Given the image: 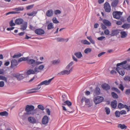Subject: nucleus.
Returning <instances> with one entry per match:
<instances>
[{
    "instance_id": "603ef678",
    "label": "nucleus",
    "mask_w": 130,
    "mask_h": 130,
    "mask_svg": "<svg viewBox=\"0 0 130 130\" xmlns=\"http://www.w3.org/2000/svg\"><path fill=\"white\" fill-rule=\"evenodd\" d=\"M38 107L39 109L42 110H44V108L43 106L41 105H38Z\"/></svg>"
},
{
    "instance_id": "49530a36",
    "label": "nucleus",
    "mask_w": 130,
    "mask_h": 130,
    "mask_svg": "<svg viewBox=\"0 0 130 130\" xmlns=\"http://www.w3.org/2000/svg\"><path fill=\"white\" fill-rule=\"evenodd\" d=\"M61 13V11L59 10H55L54 11V13L55 15H57L58 14H60Z\"/></svg>"
},
{
    "instance_id": "c85d7f7f",
    "label": "nucleus",
    "mask_w": 130,
    "mask_h": 130,
    "mask_svg": "<svg viewBox=\"0 0 130 130\" xmlns=\"http://www.w3.org/2000/svg\"><path fill=\"white\" fill-rule=\"evenodd\" d=\"M74 63L73 61H71L69 64L67 65L66 68V69L67 70H69L71 68V66Z\"/></svg>"
},
{
    "instance_id": "f03ea898",
    "label": "nucleus",
    "mask_w": 130,
    "mask_h": 130,
    "mask_svg": "<svg viewBox=\"0 0 130 130\" xmlns=\"http://www.w3.org/2000/svg\"><path fill=\"white\" fill-rule=\"evenodd\" d=\"M34 109V106L32 105H27L25 107V110L29 114L33 115V110Z\"/></svg>"
},
{
    "instance_id": "a878e982",
    "label": "nucleus",
    "mask_w": 130,
    "mask_h": 130,
    "mask_svg": "<svg viewBox=\"0 0 130 130\" xmlns=\"http://www.w3.org/2000/svg\"><path fill=\"white\" fill-rule=\"evenodd\" d=\"M58 42H62L65 41L67 42L68 40V39H65L60 37L57 38H56Z\"/></svg>"
},
{
    "instance_id": "864d4df0",
    "label": "nucleus",
    "mask_w": 130,
    "mask_h": 130,
    "mask_svg": "<svg viewBox=\"0 0 130 130\" xmlns=\"http://www.w3.org/2000/svg\"><path fill=\"white\" fill-rule=\"evenodd\" d=\"M120 114L122 115L123 114H126V111L124 110H122L120 111Z\"/></svg>"
},
{
    "instance_id": "79ce46f5",
    "label": "nucleus",
    "mask_w": 130,
    "mask_h": 130,
    "mask_svg": "<svg viewBox=\"0 0 130 130\" xmlns=\"http://www.w3.org/2000/svg\"><path fill=\"white\" fill-rule=\"evenodd\" d=\"M115 113L116 117L117 118L119 117L120 116V115H121L120 112L118 110L116 111Z\"/></svg>"
},
{
    "instance_id": "72a5a7b5",
    "label": "nucleus",
    "mask_w": 130,
    "mask_h": 130,
    "mask_svg": "<svg viewBox=\"0 0 130 130\" xmlns=\"http://www.w3.org/2000/svg\"><path fill=\"white\" fill-rule=\"evenodd\" d=\"M111 94L112 97L114 99H118V96L117 93L114 92H112L111 93Z\"/></svg>"
},
{
    "instance_id": "7ed1b4c3",
    "label": "nucleus",
    "mask_w": 130,
    "mask_h": 130,
    "mask_svg": "<svg viewBox=\"0 0 130 130\" xmlns=\"http://www.w3.org/2000/svg\"><path fill=\"white\" fill-rule=\"evenodd\" d=\"M123 12L120 11H115L113 12L112 15L114 18L117 19H120V16L122 15Z\"/></svg>"
},
{
    "instance_id": "cd10ccee",
    "label": "nucleus",
    "mask_w": 130,
    "mask_h": 130,
    "mask_svg": "<svg viewBox=\"0 0 130 130\" xmlns=\"http://www.w3.org/2000/svg\"><path fill=\"white\" fill-rule=\"evenodd\" d=\"M29 115V114L27 113V112L25 113L22 116H20V117L23 120H25L27 119L28 117V115Z\"/></svg>"
},
{
    "instance_id": "37998d69",
    "label": "nucleus",
    "mask_w": 130,
    "mask_h": 130,
    "mask_svg": "<svg viewBox=\"0 0 130 130\" xmlns=\"http://www.w3.org/2000/svg\"><path fill=\"white\" fill-rule=\"evenodd\" d=\"M37 13V12L35 11H33L31 13H27V15L29 16H34Z\"/></svg>"
},
{
    "instance_id": "20e7f679",
    "label": "nucleus",
    "mask_w": 130,
    "mask_h": 130,
    "mask_svg": "<svg viewBox=\"0 0 130 130\" xmlns=\"http://www.w3.org/2000/svg\"><path fill=\"white\" fill-rule=\"evenodd\" d=\"M104 99L103 97L101 96H98L94 98V102L95 105H97L102 102Z\"/></svg>"
},
{
    "instance_id": "c756f323",
    "label": "nucleus",
    "mask_w": 130,
    "mask_h": 130,
    "mask_svg": "<svg viewBox=\"0 0 130 130\" xmlns=\"http://www.w3.org/2000/svg\"><path fill=\"white\" fill-rule=\"evenodd\" d=\"M118 2V0H115L114 2H112L111 4V6L113 7H116L117 5Z\"/></svg>"
},
{
    "instance_id": "0e129e2a",
    "label": "nucleus",
    "mask_w": 130,
    "mask_h": 130,
    "mask_svg": "<svg viewBox=\"0 0 130 130\" xmlns=\"http://www.w3.org/2000/svg\"><path fill=\"white\" fill-rule=\"evenodd\" d=\"M16 13V12L15 11H10L7 13L6 14V15H7L10 14H15Z\"/></svg>"
},
{
    "instance_id": "39448f33",
    "label": "nucleus",
    "mask_w": 130,
    "mask_h": 130,
    "mask_svg": "<svg viewBox=\"0 0 130 130\" xmlns=\"http://www.w3.org/2000/svg\"><path fill=\"white\" fill-rule=\"evenodd\" d=\"M73 69V68L71 67L69 70H64L59 73L58 74L60 75H64L65 74L68 75L72 71Z\"/></svg>"
},
{
    "instance_id": "473e14b6",
    "label": "nucleus",
    "mask_w": 130,
    "mask_h": 130,
    "mask_svg": "<svg viewBox=\"0 0 130 130\" xmlns=\"http://www.w3.org/2000/svg\"><path fill=\"white\" fill-rule=\"evenodd\" d=\"M121 37L123 38L125 37L127 35V34L125 31H122L121 32Z\"/></svg>"
},
{
    "instance_id": "680f3d73",
    "label": "nucleus",
    "mask_w": 130,
    "mask_h": 130,
    "mask_svg": "<svg viewBox=\"0 0 130 130\" xmlns=\"http://www.w3.org/2000/svg\"><path fill=\"white\" fill-rule=\"evenodd\" d=\"M84 53L85 54H87L89 52V48H87L85 49L84 51Z\"/></svg>"
},
{
    "instance_id": "052dcab7",
    "label": "nucleus",
    "mask_w": 130,
    "mask_h": 130,
    "mask_svg": "<svg viewBox=\"0 0 130 130\" xmlns=\"http://www.w3.org/2000/svg\"><path fill=\"white\" fill-rule=\"evenodd\" d=\"M101 26L102 29H105L107 28L102 23L101 24Z\"/></svg>"
},
{
    "instance_id": "e433bc0d",
    "label": "nucleus",
    "mask_w": 130,
    "mask_h": 130,
    "mask_svg": "<svg viewBox=\"0 0 130 130\" xmlns=\"http://www.w3.org/2000/svg\"><path fill=\"white\" fill-rule=\"evenodd\" d=\"M111 90L117 92L118 94L120 93V91L118 89L115 87H112L111 88Z\"/></svg>"
},
{
    "instance_id": "5701e85b",
    "label": "nucleus",
    "mask_w": 130,
    "mask_h": 130,
    "mask_svg": "<svg viewBox=\"0 0 130 130\" xmlns=\"http://www.w3.org/2000/svg\"><path fill=\"white\" fill-rule=\"evenodd\" d=\"M29 65H32L35 64L36 62V60L33 59H28V60L26 62Z\"/></svg>"
},
{
    "instance_id": "e2e57ef3",
    "label": "nucleus",
    "mask_w": 130,
    "mask_h": 130,
    "mask_svg": "<svg viewBox=\"0 0 130 130\" xmlns=\"http://www.w3.org/2000/svg\"><path fill=\"white\" fill-rule=\"evenodd\" d=\"M125 94L127 95H129L130 94V89H127L126 90Z\"/></svg>"
},
{
    "instance_id": "13d9d810",
    "label": "nucleus",
    "mask_w": 130,
    "mask_h": 130,
    "mask_svg": "<svg viewBox=\"0 0 130 130\" xmlns=\"http://www.w3.org/2000/svg\"><path fill=\"white\" fill-rule=\"evenodd\" d=\"M16 10L17 11H22L24 10V8L23 7H19L16 8Z\"/></svg>"
},
{
    "instance_id": "f704fd0d",
    "label": "nucleus",
    "mask_w": 130,
    "mask_h": 130,
    "mask_svg": "<svg viewBox=\"0 0 130 130\" xmlns=\"http://www.w3.org/2000/svg\"><path fill=\"white\" fill-rule=\"evenodd\" d=\"M125 105H124L121 103H119L118 106V108L119 109H121L124 108Z\"/></svg>"
},
{
    "instance_id": "774afa93",
    "label": "nucleus",
    "mask_w": 130,
    "mask_h": 130,
    "mask_svg": "<svg viewBox=\"0 0 130 130\" xmlns=\"http://www.w3.org/2000/svg\"><path fill=\"white\" fill-rule=\"evenodd\" d=\"M46 111L47 114L48 115H50V111L48 108H47L46 109Z\"/></svg>"
},
{
    "instance_id": "8fccbe9b",
    "label": "nucleus",
    "mask_w": 130,
    "mask_h": 130,
    "mask_svg": "<svg viewBox=\"0 0 130 130\" xmlns=\"http://www.w3.org/2000/svg\"><path fill=\"white\" fill-rule=\"evenodd\" d=\"M109 31L108 29H105L104 31V33L106 35H108L109 34Z\"/></svg>"
},
{
    "instance_id": "ddd939ff",
    "label": "nucleus",
    "mask_w": 130,
    "mask_h": 130,
    "mask_svg": "<svg viewBox=\"0 0 130 130\" xmlns=\"http://www.w3.org/2000/svg\"><path fill=\"white\" fill-rule=\"evenodd\" d=\"M35 32L38 35H42L44 33V31L41 29H37L35 30Z\"/></svg>"
},
{
    "instance_id": "de8ad7c7",
    "label": "nucleus",
    "mask_w": 130,
    "mask_h": 130,
    "mask_svg": "<svg viewBox=\"0 0 130 130\" xmlns=\"http://www.w3.org/2000/svg\"><path fill=\"white\" fill-rule=\"evenodd\" d=\"M62 101H64L67 100V96L63 94L62 95Z\"/></svg>"
},
{
    "instance_id": "09e8293b",
    "label": "nucleus",
    "mask_w": 130,
    "mask_h": 130,
    "mask_svg": "<svg viewBox=\"0 0 130 130\" xmlns=\"http://www.w3.org/2000/svg\"><path fill=\"white\" fill-rule=\"evenodd\" d=\"M1 80H4L6 82H7V78L5 76L1 75Z\"/></svg>"
},
{
    "instance_id": "f8f14e48",
    "label": "nucleus",
    "mask_w": 130,
    "mask_h": 130,
    "mask_svg": "<svg viewBox=\"0 0 130 130\" xmlns=\"http://www.w3.org/2000/svg\"><path fill=\"white\" fill-rule=\"evenodd\" d=\"M116 70L120 75L122 76L124 75L125 72L124 70L120 68L117 67Z\"/></svg>"
},
{
    "instance_id": "bb28decb",
    "label": "nucleus",
    "mask_w": 130,
    "mask_h": 130,
    "mask_svg": "<svg viewBox=\"0 0 130 130\" xmlns=\"http://www.w3.org/2000/svg\"><path fill=\"white\" fill-rule=\"evenodd\" d=\"M27 22H24L23 24L22 25L21 29L23 30H25L27 27Z\"/></svg>"
},
{
    "instance_id": "1a4fd4ad",
    "label": "nucleus",
    "mask_w": 130,
    "mask_h": 130,
    "mask_svg": "<svg viewBox=\"0 0 130 130\" xmlns=\"http://www.w3.org/2000/svg\"><path fill=\"white\" fill-rule=\"evenodd\" d=\"M14 76L16 77L18 80H20L24 78V74H21L19 73H17L15 74Z\"/></svg>"
},
{
    "instance_id": "5fc2aeb1",
    "label": "nucleus",
    "mask_w": 130,
    "mask_h": 130,
    "mask_svg": "<svg viewBox=\"0 0 130 130\" xmlns=\"http://www.w3.org/2000/svg\"><path fill=\"white\" fill-rule=\"evenodd\" d=\"M105 38V37L104 36H102L100 37H98L97 39L99 40H102L103 39Z\"/></svg>"
},
{
    "instance_id": "423d86ee",
    "label": "nucleus",
    "mask_w": 130,
    "mask_h": 130,
    "mask_svg": "<svg viewBox=\"0 0 130 130\" xmlns=\"http://www.w3.org/2000/svg\"><path fill=\"white\" fill-rule=\"evenodd\" d=\"M104 8L105 11L107 12H109L111 11L110 6L108 2L105 3L104 5Z\"/></svg>"
},
{
    "instance_id": "2eb2a0df",
    "label": "nucleus",
    "mask_w": 130,
    "mask_h": 130,
    "mask_svg": "<svg viewBox=\"0 0 130 130\" xmlns=\"http://www.w3.org/2000/svg\"><path fill=\"white\" fill-rule=\"evenodd\" d=\"M120 30L118 29L112 30V33L110 34L111 36H117L120 32Z\"/></svg>"
},
{
    "instance_id": "ea45409f",
    "label": "nucleus",
    "mask_w": 130,
    "mask_h": 130,
    "mask_svg": "<svg viewBox=\"0 0 130 130\" xmlns=\"http://www.w3.org/2000/svg\"><path fill=\"white\" fill-rule=\"evenodd\" d=\"M105 112L107 115H108L110 113V110L109 108L108 107H106L105 108Z\"/></svg>"
},
{
    "instance_id": "dca6fc26",
    "label": "nucleus",
    "mask_w": 130,
    "mask_h": 130,
    "mask_svg": "<svg viewBox=\"0 0 130 130\" xmlns=\"http://www.w3.org/2000/svg\"><path fill=\"white\" fill-rule=\"evenodd\" d=\"M53 15V11L52 9L48 10L46 12V15L48 17H52Z\"/></svg>"
},
{
    "instance_id": "c03bdc74",
    "label": "nucleus",
    "mask_w": 130,
    "mask_h": 130,
    "mask_svg": "<svg viewBox=\"0 0 130 130\" xmlns=\"http://www.w3.org/2000/svg\"><path fill=\"white\" fill-rule=\"evenodd\" d=\"M53 22L55 24H57L59 23V22L57 20L56 17L52 19Z\"/></svg>"
},
{
    "instance_id": "7c9ffc66",
    "label": "nucleus",
    "mask_w": 130,
    "mask_h": 130,
    "mask_svg": "<svg viewBox=\"0 0 130 130\" xmlns=\"http://www.w3.org/2000/svg\"><path fill=\"white\" fill-rule=\"evenodd\" d=\"M54 28V25L52 23H50L47 26V29L48 30L53 29Z\"/></svg>"
},
{
    "instance_id": "6ab92c4d",
    "label": "nucleus",
    "mask_w": 130,
    "mask_h": 130,
    "mask_svg": "<svg viewBox=\"0 0 130 130\" xmlns=\"http://www.w3.org/2000/svg\"><path fill=\"white\" fill-rule=\"evenodd\" d=\"M117 102L116 100L112 101L111 103V106L112 108L115 109L117 106Z\"/></svg>"
},
{
    "instance_id": "0eeeda50",
    "label": "nucleus",
    "mask_w": 130,
    "mask_h": 130,
    "mask_svg": "<svg viewBox=\"0 0 130 130\" xmlns=\"http://www.w3.org/2000/svg\"><path fill=\"white\" fill-rule=\"evenodd\" d=\"M81 101L82 103L84 101H85V105H87L88 107H89V99L85 97H82Z\"/></svg>"
},
{
    "instance_id": "c9c22d12",
    "label": "nucleus",
    "mask_w": 130,
    "mask_h": 130,
    "mask_svg": "<svg viewBox=\"0 0 130 130\" xmlns=\"http://www.w3.org/2000/svg\"><path fill=\"white\" fill-rule=\"evenodd\" d=\"M60 61L59 59L56 60L52 61L51 62L53 64L55 65L58 64Z\"/></svg>"
},
{
    "instance_id": "f257e3e1",
    "label": "nucleus",
    "mask_w": 130,
    "mask_h": 130,
    "mask_svg": "<svg viewBox=\"0 0 130 130\" xmlns=\"http://www.w3.org/2000/svg\"><path fill=\"white\" fill-rule=\"evenodd\" d=\"M54 77L49 79L48 80H46L41 82L40 84H39L37 87H35L31 89V91L35 90L37 91L40 89L41 87V86L43 85H48L51 83V81L53 79Z\"/></svg>"
},
{
    "instance_id": "393cba45",
    "label": "nucleus",
    "mask_w": 130,
    "mask_h": 130,
    "mask_svg": "<svg viewBox=\"0 0 130 130\" xmlns=\"http://www.w3.org/2000/svg\"><path fill=\"white\" fill-rule=\"evenodd\" d=\"M117 126L118 128L122 129H126L127 128V126L124 124H119Z\"/></svg>"
},
{
    "instance_id": "4d7b16f0",
    "label": "nucleus",
    "mask_w": 130,
    "mask_h": 130,
    "mask_svg": "<svg viewBox=\"0 0 130 130\" xmlns=\"http://www.w3.org/2000/svg\"><path fill=\"white\" fill-rule=\"evenodd\" d=\"M90 42L91 43L93 44H95V41L94 40H93L91 38V36H90Z\"/></svg>"
},
{
    "instance_id": "aec40b11",
    "label": "nucleus",
    "mask_w": 130,
    "mask_h": 130,
    "mask_svg": "<svg viewBox=\"0 0 130 130\" xmlns=\"http://www.w3.org/2000/svg\"><path fill=\"white\" fill-rule=\"evenodd\" d=\"M103 22L104 24L107 26H109L111 25V23L108 20L104 19L103 20Z\"/></svg>"
},
{
    "instance_id": "412c9836",
    "label": "nucleus",
    "mask_w": 130,
    "mask_h": 130,
    "mask_svg": "<svg viewBox=\"0 0 130 130\" xmlns=\"http://www.w3.org/2000/svg\"><path fill=\"white\" fill-rule=\"evenodd\" d=\"M23 22V20L21 18L17 19L15 21V23L16 24L19 25L22 24Z\"/></svg>"
},
{
    "instance_id": "4be33fe9",
    "label": "nucleus",
    "mask_w": 130,
    "mask_h": 130,
    "mask_svg": "<svg viewBox=\"0 0 130 130\" xmlns=\"http://www.w3.org/2000/svg\"><path fill=\"white\" fill-rule=\"evenodd\" d=\"M100 88L97 87L95 89L94 94L95 95H99L100 93Z\"/></svg>"
},
{
    "instance_id": "6e6552de",
    "label": "nucleus",
    "mask_w": 130,
    "mask_h": 130,
    "mask_svg": "<svg viewBox=\"0 0 130 130\" xmlns=\"http://www.w3.org/2000/svg\"><path fill=\"white\" fill-rule=\"evenodd\" d=\"M35 68L37 73L43 70L44 68V66L43 65H41L38 67H36Z\"/></svg>"
},
{
    "instance_id": "69168bd1",
    "label": "nucleus",
    "mask_w": 130,
    "mask_h": 130,
    "mask_svg": "<svg viewBox=\"0 0 130 130\" xmlns=\"http://www.w3.org/2000/svg\"><path fill=\"white\" fill-rule=\"evenodd\" d=\"M106 53L105 52H103L98 54V57H100L102 56V55H104Z\"/></svg>"
},
{
    "instance_id": "b1692460",
    "label": "nucleus",
    "mask_w": 130,
    "mask_h": 130,
    "mask_svg": "<svg viewBox=\"0 0 130 130\" xmlns=\"http://www.w3.org/2000/svg\"><path fill=\"white\" fill-rule=\"evenodd\" d=\"M74 55L77 58L79 59L81 58L83 56L82 53L80 52H78L75 53L74 54Z\"/></svg>"
},
{
    "instance_id": "f3484780",
    "label": "nucleus",
    "mask_w": 130,
    "mask_h": 130,
    "mask_svg": "<svg viewBox=\"0 0 130 130\" xmlns=\"http://www.w3.org/2000/svg\"><path fill=\"white\" fill-rule=\"evenodd\" d=\"M26 73L28 75L37 74L35 68H34V70L33 69H29L27 71Z\"/></svg>"
},
{
    "instance_id": "a18cd8bd",
    "label": "nucleus",
    "mask_w": 130,
    "mask_h": 130,
    "mask_svg": "<svg viewBox=\"0 0 130 130\" xmlns=\"http://www.w3.org/2000/svg\"><path fill=\"white\" fill-rule=\"evenodd\" d=\"M64 103L67 104L68 106H70L72 105L71 103L68 101H66L64 102Z\"/></svg>"
},
{
    "instance_id": "9b49d317",
    "label": "nucleus",
    "mask_w": 130,
    "mask_h": 130,
    "mask_svg": "<svg viewBox=\"0 0 130 130\" xmlns=\"http://www.w3.org/2000/svg\"><path fill=\"white\" fill-rule=\"evenodd\" d=\"M48 117L47 116H45L43 118L42 121V122L43 124L45 125L48 123Z\"/></svg>"
},
{
    "instance_id": "4c0bfd02",
    "label": "nucleus",
    "mask_w": 130,
    "mask_h": 130,
    "mask_svg": "<svg viewBox=\"0 0 130 130\" xmlns=\"http://www.w3.org/2000/svg\"><path fill=\"white\" fill-rule=\"evenodd\" d=\"M130 27V24L129 23L124 24L122 26V27L124 29Z\"/></svg>"
},
{
    "instance_id": "338daca9",
    "label": "nucleus",
    "mask_w": 130,
    "mask_h": 130,
    "mask_svg": "<svg viewBox=\"0 0 130 130\" xmlns=\"http://www.w3.org/2000/svg\"><path fill=\"white\" fill-rule=\"evenodd\" d=\"M34 6V5H31L27 7L26 8L27 10L29 9L32 8Z\"/></svg>"
},
{
    "instance_id": "6e6d98bb",
    "label": "nucleus",
    "mask_w": 130,
    "mask_h": 130,
    "mask_svg": "<svg viewBox=\"0 0 130 130\" xmlns=\"http://www.w3.org/2000/svg\"><path fill=\"white\" fill-rule=\"evenodd\" d=\"M5 85L4 82L3 81L0 82V87H3Z\"/></svg>"
},
{
    "instance_id": "a211bd4d",
    "label": "nucleus",
    "mask_w": 130,
    "mask_h": 130,
    "mask_svg": "<svg viewBox=\"0 0 130 130\" xmlns=\"http://www.w3.org/2000/svg\"><path fill=\"white\" fill-rule=\"evenodd\" d=\"M18 64L17 61L15 60H12L11 61V68H13Z\"/></svg>"
},
{
    "instance_id": "a19ab883",
    "label": "nucleus",
    "mask_w": 130,
    "mask_h": 130,
    "mask_svg": "<svg viewBox=\"0 0 130 130\" xmlns=\"http://www.w3.org/2000/svg\"><path fill=\"white\" fill-rule=\"evenodd\" d=\"M22 56V54L20 53H18L16 54H15L12 57L13 58H18Z\"/></svg>"
},
{
    "instance_id": "bf43d9fd",
    "label": "nucleus",
    "mask_w": 130,
    "mask_h": 130,
    "mask_svg": "<svg viewBox=\"0 0 130 130\" xmlns=\"http://www.w3.org/2000/svg\"><path fill=\"white\" fill-rule=\"evenodd\" d=\"M43 63L42 62L39 61H36V62H35V64L37 66L38 65L40 64H41Z\"/></svg>"
},
{
    "instance_id": "58836bf2",
    "label": "nucleus",
    "mask_w": 130,
    "mask_h": 130,
    "mask_svg": "<svg viewBox=\"0 0 130 130\" xmlns=\"http://www.w3.org/2000/svg\"><path fill=\"white\" fill-rule=\"evenodd\" d=\"M82 44H89V42L86 40H82L81 41Z\"/></svg>"
},
{
    "instance_id": "9d476101",
    "label": "nucleus",
    "mask_w": 130,
    "mask_h": 130,
    "mask_svg": "<svg viewBox=\"0 0 130 130\" xmlns=\"http://www.w3.org/2000/svg\"><path fill=\"white\" fill-rule=\"evenodd\" d=\"M29 122L32 124H35L37 123V120L35 118L32 117H30L28 118Z\"/></svg>"
},
{
    "instance_id": "4468645a",
    "label": "nucleus",
    "mask_w": 130,
    "mask_h": 130,
    "mask_svg": "<svg viewBox=\"0 0 130 130\" xmlns=\"http://www.w3.org/2000/svg\"><path fill=\"white\" fill-rule=\"evenodd\" d=\"M101 86L103 89L107 91L110 89V86L108 84L106 83L103 84Z\"/></svg>"
},
{
    "instance_id": "2f4dec72",
    "label": "nucleus",
    "mask_w": 130,
    "mask_h": 130,
    "mask_svg": "<svg viewBox=\"0 0 130 130\" xmlns=\"http://www.w3.org/2000/svg\"><path fill=\"white\" fill-rule=\"evenodd\" d=\"M8 115V113L6 111H4L0 112V116H7Z\"/></svg>"
},
{
    "instance_id": "3c124183",
    "label": "nucleus",
    "mask_w": 130,
    "mask_h": 130,
    "mask_svg": "<svg viewBox=\"0 0 130 130\" xmlns=\"http://www.w3.org/2000/svg\"><path fill=\"white\" fill-rule=\"evenodd\" d=\"M9 24L10 26L12 27V26H14L15 25V24L13 22V20H11L9 22Z\"/></svg>"
}]
</instances>
